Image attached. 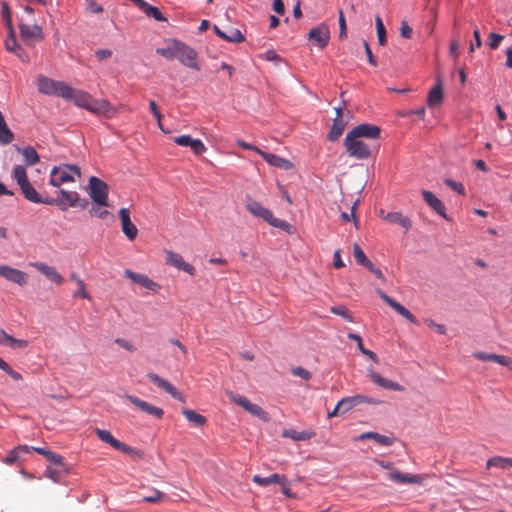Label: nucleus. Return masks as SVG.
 <instances>
[{
  "mask_svg": "<svg viewBox=\"0 0 512 512\" xmlns=\"http://www.w3.org/2000/svg\"><path fill=\"white\" fill-rule=\"evenodd\" d=\"M381 129L373 124L363 123L352 128L344 139L346 152L357 160H366L378 149Z\"/></svg>",
  "mask_w": 512,
  "mask_h": 512,
  "instance_id": "nucleus-1",
  "label": "nucleus"
},
{
  "mask_svg": "<svg viewBox=\"0 0 512 512\" xmlns=\"http://www.w3.org/2000/svg\"><path fill=\"white\" fill-rule=\"evenodd\" d=\"M12 178L17 182L19 185L21 192L25 199L32 203H42V204H49V205H56L59 207L62 211L66 210V204L63 201H58V198H50V197H42L39 195V193L36 191V189L32 186L30 183L26 169L22 165H17L14 167L12 171Z\"/></svg>",
  "mask_w": 512,
  "mask_h": 512,
  "instance_id": "nucleus-2",
  "label": "nucleus"
},
{
  "mask_svg": "<svg viewBox=\"0 0 512 512\" xmlns=\"http://www.w3.org/2000/svg\"><path fill=\"white\" fill-rule=\"evenodd\" d=\"M65 100H71L78 107L84 108L92 113H103L107 111L108 102L106 100L93 99L85 91L74 89L70 86V91L63 97Z\"/></svg>",
  "mask_w": 512,
  "mask_h": 512,
  "instance_id": "nucleus-3",
  "label": "nucleus"
},
{
  "mask_svg": "<svg viewBox=\"0 0 512 512\" xmlns=\"http://www.w3.org/2000/svg\"><path fill=\"white\" fill-rule=\"evenodd\" d=\"M245 207L252 215L262 218L273 227L282 230H288L290 228V224L287 221L275 218L269 209L263 207L259 202L250 197H247Z\"/></svg>",
  "mask_w": 512,
  "mask_h": 512,
  "instance_id": "nucleus-4",
  "label": "nucleus"
},
{
  "mask_svg": "<svg viewBox=\"0 0 512 512\" xmlns=\"http://www.w3.org/2000/svg\"><path fill=\"white\" fill-rule=\"evenodd\" d=\"M75 176H81L80 168L77 165L61 164L54 166L50 172L49 184L59 188L64 183L75 182Z\"/></svg>",
  "mask_w": 512,
  "mask_h": 512,
  "instance_id": "nucleus-5",
  "label": "nucleus"
},
{
  "mask_svg": "<svg viewBox=\"0 0 512 512\" xmlns=\"http://www.w3.org/2000/svg\"><path fill=\"white\" fill-rule=\"evenodd\" d=\"M37 88L42 94L64 97L70 91V86L64 82L56 81L46 76H38Z\"/></svg>",
  "mask_w": 512,
  "mask_h": 512,
  "instance_id": "nucleus-6",
  "label": "nucleus"
},
{
  "mask_svg": "<svg viewBox=\"0 0 512 512\" xmlns=\"http://www.w3.org/2000/svg\"><path fill=\"white\" fill-rule=\"evenodd\" d=\"M380 467L386 470H390L387 473V478L391 481L400 484H422L423 478L420 475L405 474L399 470L394 469V464L389 461H377Z\"/></svg>",
  "mask_w": 512,
  "mask_h": 512,
  "instance_id": "nucleus-7",
  "label": "nucleus"
},
{
  "mask_svg": "<svg viewBox=\"0 0 512 512\" xmlns=\"http://www.w3.org/2000/svg\"><path fill=\"white\" fill-rule=\"evenodd\" d=\"M108 185L101 179L92 176L89 179V196L95 204L108 206Z\"/></svg>",
  "mask_w": 512,
  "mask_h": 512,
  "instance_id": "nucleus-8",
  "label": "nucleus"
},
{
  "mask_svg": "<svg viewBox=\"0 0 512 512\" xmlns=\"http://www.w3.org/2000/svg\"><path fill=\"white\" fill-rule=\"evenodd\" d=\"M227 395L231 399V401L241 406L245 411H247L251 415L258 417L263 421L269 420L268 413L264 411L259 405L250 402L246 397L233 392H228Z\"/></svg>",
  "mask_w": 512,
  "mask_h": 512,
  "instance_id": "nucleus-9",
  "label": "nucleus"
},
{
  "mask_svg": "<svg viewBox=\"0 0 512 512\" xmlns=\"http://www.w3.org/2000/svg\"><path fill=\"white\" fill-rule=\"evenodd\" d=\"M19 29L21 39L29 46L35 45L44 38L42 28L35 23L26 24L21 22L19 24Z\"/></svg>",
  "mask_w": 512,
  "mask_h": 512,
  "instance_id": "nucleus-10",
  "label": "nucleus"
},
{
  "mask_svg": "<svg viewBox=\"0 0 512 512\" xmlns=\"http://www.w3.org/2000/svg\"><path fill=\"white\" fill-rule=\"evenodd\" d=\"M176 52V59H178L181 64L197 71L200 70L198 54L193 48L180 41Z\"/></svg>",
  "mask_w": 512,
  "mask_h": 512,
  "instance_id": "nucleus-11",
  "label": "nucleus"
},
{
  "mask_svg": "<svg viewBox=\"0 0 512 512\" xmlns=\"http://www.w3.org/2000/svg\"><path fill=\"white\" fill-rule=\"evenodd\" d=\"M377 294L379 297L393 310H395L399 315L410 321L411 323L418 325L419 321L416 319V317L403 305H401L399 302L388 296L386 293H384L381 290H377Z\"/></svg>",
  "mask_w": 512,
  "mask_h": 512,
  "instance_id": "nucleus-12",
  "label": "nucleus"
},
{
  "mask_svg": "<svg viewBox=\"0 0 512 512\" xmlns=\"http://www.w3.org/2000/svg\"><path fill=\"white\" fill-rule=\"evenodd\" d=\"M166 263L170 266L177 268L178 270L184 271L191 276L196 274V269L189 263H187L183 257L176 252L171 250H165Z\"/></svg>",
  "mask_w": 512,
  "mask_h": 512,
  "instance_id": "nucleus-13",
  "label": "nucleus"
},
{
  "mask_svg": "<svg viewBox=\"0 0 512 512\" xmlns=\"http://www.w3.org/2000/svg\"><path fill=\"white\" fill-rule=\"evenodd\" d=\"M125 398L142 412L151 415L157 419H161L164 415V410L162 408L156 407L136 396L126 395Z\"/></svg>",
  "mask_w": 512,
  "mask_h": 512,
  "instance_id": "nucleus-14",
  "label": "nucleus"
},
{
  "mask_svg": "<svg viewBox=\"0 0 512 512\" xmlns=\"http://www.w3.org/2000/svg\"><path fill=\"white\" fill-rule=\"evenodd\" d=\"M95 433L101 441L108 443L114 449H116L118 451H121L124 453H133L134 452V449L131 446L114 438L113 435L111 434V432L108 430L96 428Z\"/></svg>",
  "mask_w": 512,
  "mask_h": 512,
  "instance_id": "nucleus-15",
  "label": "nucleus"
},
{
  "mask_svg": "<svg viewBox=\"0 0 512 512\" xmlns=\"http://www.w3.org/2000/svg\"><path fill=\"white\" fill-rule=\"evenodd\" d=\"M0 276L20 286L26 285L28 281V275L25 272L8 265L0 266Z\"/></svg>",
  "mask_w": 512,
  "mask_h": 512,
  "instance_id": "nucleus-16",
  "label": "nucleus"
},
{
  "mask_svg": "<svg viewBox=\"0 0 512 512\" xmlns=\"http://www.w3.org/2000/svg\"><path fill=\"white\" fill-rule=\"evenodd\" d=\"M29 265L37 269L51 282L57 285H62L64 283L63 276L54 267L49 266L44 262H31Z\"/></svg>",
  "mask_w": 512,
  "mask_h": 512,
  "instance_id": "nucleus-17",
  "label": "nucleus"
},
{
  "mask_svg": "<svg viewBox=\"0 0 512 512\" xmlns=\"http://www.w3.org/2000/svg\"><path fill=\"white\" fill-rule=\"evenodd\" d=\"M119 217L121 220L122 232L129 240H134L137 237L138 229L132 223L130 219V211L128 208H121L119 211Z\"/></svg>",
  "mask_w": 512,
  "mask_h": 512,
  "instance_id": "nucleus-18",
  "label": "nucleus"
},
{
  "mask_svg": "<svg viewBox=\"0 0 512 512\" xmlns=\"http://www.w3.org/2000/svg\"><path fill=\"white\" fill-rule=\"evenodd\" d=\"M147 378L157 385L159 388L166 391L168 394H170L174 399L184 401L183 396L180 392L177 391V389L167 380L164 378L158 376L156 373L149 372L147 373Z\"/></svg>",
  "mask_w": 512,
  "mask_h": 512,
  "instance_id": "nucleus-19",
  "label": "nucleus"
},
{
  "mask_svg": "<svg viewBox=\"0 0 512 512\" xmlns=\"http://www.w3.org/2000/svg\"><path fill=\"white\" fill-rule=\"evenodd\" d=\"M124 275L129 278L132 282L152 291H158L160 288V285L150 278H148L146 275L141 273L133 272L129 269H126L124 271Z\"/></svg>",
  "mask_w": 512,
  "mask_h": 512,
  "instance_id": "nucleus-20",
  "label": "nucleus"
},
{
  "mask_svg": "<svg viewBox=\"0 0 512 512\" xmlns=\"http://www.w3.org/2000/svg\"><path fill=\"white\" fill-rule=\"evenodd\" d=\"M309 39L316 42L319 48H324L330 39V32L326 25L314 27L309 32Z\"/></svg>",
  "mask_w": 512,
  "mask_h": 512,
  "instance_id": "nucleus-21",
  "label": "nucleus"
},
{
  "mask_svg": "<svg viewBox=\"0 0 512 512\" xmlns=\"http://www.w3.org/2000/svg\"><path fill=\"white\" fill-rule=\"evenodd\" d=\"M368 375H369L370 379L375 384H377L378 386H380L382 388L389 389V390H394V391H400V392L404 391V387L403 386H401L397 382H394L392 380H389V379H386V378L382 377L377 372H375L373 369H369L368 370Z\"/></svg>",
  "mask_w": 512,
  "mask_h": 512,
  "instance_id": "nucleus-22",
  "label": "nucleus"
},
{
  "mask_svg": "<svg viewBox=\"0 0 512 512\" xmlns=\"http://www.w3.org/2000/svg\"><path fill=\"white\" fill-rule=\"evenodd\" d=\"M422 196L424 201L441 217L447 219L446 209L443 202L437 198L431 191L423 190Z\"/></svg>",
  "mask_w": 512,
  "mask_h": 512,
  "instance_id": "nucleus-23",
  "label": "nucleus"
},
{
  "mask_svg": "<svg viewBox=\"0 0 512 512\" xmlns=\"http://www.w3.org/2000/svg\"><path fill=\"white\" fill-rule=\"evenodd\" d=\"M335 110H336V117L333 120L332 127L328 134V139L332 142L339 139V137L342 135V133L345 129V126H346L345 121L342 119V109L336 108Z\"/></svg>",
  "mask_w": 512,
  "mask_h": 512,
  "instance_id": "nucleus-24",
  "label": "nucleus"
},
{
  "mask_svg": "<svg viewBox=\"0 0 512 512\" xmlns=\"http://www.w3.org/2000/svg\"><path fill=\"white\" fill-rule=\"evenodd\" d=\"M0 345H4L12 349H24L28 347L29 342L25 339H16L0 328Z\"/></svg>",
  "mask_w": 512,
  "mask_h": 512,
  "instance_id": "nucleus-25",
  "label": "nucleus"
},
{
  "mask_svg": "<svg viewBox=\"0 0 512 512\" xmlns=\"http://www.w3.org/2000/svg\"><path fill=\"white\" fill-rule=\"evenodd\" d=\"M381 215L385 221L392 224H397L403 227L406 231H408L412 226L411 220L401 212H390L386 215H383V211H381Z\"/></svg>",
  "mask_w": 512,
  "mask_h": 512,
  "instance_id": "nucleus-26",
  "label": "nucleus"
},
{
  "mask_svg": "<svg viewBox=\"0 0 512 512\" xmlns=\"http://www.w3.org/2000/svg\"><path fill=\"white\" fill-rule=\"evenodd\" d=\"M214 32L220 38H222L228 42H231V43H240V42L244 41L243 34L240 32V30H238L236 28H230L228 32H224L218 26L215 25Z\"/></svg>",
  "mask_w": 512,
  "mask_h": 512,
  "instance_id": "nucleus-27",
  "label": "nucleus"
},
{
  "mask_svg": "<svg viewBox=\"0 0 512 512\" xmlns=\"http://www.w3.org/2000/svg\"><path fill=\"white\" fill-rule=\"evenodd\" d=\"M474 357L482 361H493L502 366H510L512 359L508 356L493 353L477 352Z\"/></svg>",
  "mask_w": 512,
  "mask_h": 512,
  "instance_id": "nucleus-28",
  "label": "nucleus"
},
{
  "mask_svg": "<svg viewBox=\"0 0 512 512\" xmlns=\"http://www.w3.org/2000/svg\"><path fill=\"white\" fill-rule=\"evenodd\" d=\"M61 198L58 201H63L66 204V209L68 207H76L79 205L80 196L76 191H67L64 189L60 190ZM87 201H84L83 204H80L83 208L86 207Z\"/></svg>",
  "mask_w": 512,
  "mask_h": 512,
  "instance_id": "nucleus-29",
  "label": "nucleus"
},
{
  "mask_svg": "<svg viewBox=\"0 0 512 512\" xmlns=\"http://www.w3.org/2000/svg\"><path fill=\"white\" fill-rule=\"evenodd\" d=\"M442 100H443L442 80L440 78H438L435 86L429 91L428 98H427V104L429 107H434L436 105L441 104Z\"/></svg>",
  "mask_w": 512,
  "mask_h": 512,
  "instance_id": "nucleus-30",
  "label": "nucleus"
},
{
  "mask_svg": "<svg viewBox=\"0 0 512 512\" xmlns=\"http://www.w3.org/2000/svg\"><path fill=\"white\" fill-rule=\"evenodd\" d=\"M263 159L269 163L270 165L272 166H275V167H278V168H282V169H285V170H288V169H291L292 168V163L285 159V158H282L278 155H275V154H271V153H266V152H261L260 154Z\"/></svg>",
  "mask_w": 512,
  "mask_h": 512,
  "instance_id": "nucleus-31",
  "label": "nucleus"
},
{
  "mask_svg": "<svg viewBox=\"0 0 512 512\" xmlns=\"http://www.w3.org/2000/svg\"><path fill=\"white\" fill-rule=\"evenodd\" d=\"M179 42L180 41L174 40V39L169 40L165 47L157 48L156 53L163 56L164 58H166L168 60L176 59V57H177L176 50H178Z\"/></svg>",
  "mask_w": 512,
  "mask_h": 512,
  "instance_id": "nucleus-32",
  "label": "nucleus"
},
{
  "mask_svg": "<svg viewBox=\"0 0 512 512\" xmlns=\"http://www.w3.org/2000/svg\"><path fill=\"white\" fill-rule=\"evenodd\" d=\"M253 481L261 486H268L274 483L284 486L286 482V477L284 475H279L277 473L271 474L268 477H261L259 475H255L253 477Z\"/></svg>",
  "mask_w": 512,
  "mask_h": 512,
  "instance_id": "nucleus-33",
  "label": "nucleus"
},
{
  "mask_svg": "<svg viewBox=\"0 0 512 512\" xmlns=\"http://www.w3.org/2000/svg\"><path fill=\"white\" fill-rule=\"evenodd\" d=\"M31 451H36L37 453L43 455L49 462L56 466H63L64 458L61 455L50 451L46 447H31Z\"/></svg>",
  "mask_w": 512,
  "mask_h": 512,
  "instance_id": "nucleus-34",
  "label": "nucleus"
},
{
  "mask_svg": "<svg viewBox=\"0 0 512 512\" xmlns=\"http://www.w3.org/2000/svg\"><path fill=\"white\" fill-rule=\"evenodd\" d=\"M13 140H14V134L8 127L2 112H0V144L8 145Z\"/></svg>",
  "mask_w": 512,
  "mask_h": 512,
  "instance_id": "nucleus-35",
  "label": "nucleus"
},
{
  "mask_svg": "<svg viewBox=\"0 0 512 512\" xmlns=\"http://www.w3.org/2000/svg\"><path fill=\"white\" fill-rule=\"evenodd\" d=\"M315 433L309 431H296L294 429H285L282 432L284 438H290L294 441H306L311 439Z\"/></svg>",
  "mask_w": 512,
  "mask_h": 512,
  "instance_id": "nucleus-36",
  "label": "nucleus"
},
{
  "mask_svg": "<svg viewBox=\"0 0 512 512\" xmlns=\"http://www.w3.org/2000/svg\"><path fill=\"white\" fill-rule=\"evenodd\" d=\"M31 451V447L27 445H20L14 448L5 458L4 462L6 464H14L17 462L24 454L29 453Z\"/></svg>",
  "mask_w": 512,
  "mask_h": 512,
  "instance_id": "nucleus-37",
  "label": "nucleus"
},
{
  "mask_svg": "<svg viewBox=\"0 0 512 512\" xmlns=\"http://www.w3.org/2000/svg\"><path fill=\"white\" fill-rule=\"evenodd\" d=\"M486 466L488 469L491 467H497L506 470L512 467V458L495 456L487 461Z\"/></svg>",
  "mask_w": 512,
  "mask_h": 512,
  "instance_id": "nucleus-38",
  "label": "nucleus"
},
{
  "mask_svg": "<svg viewBox=\"0 0 512 512\" xmlns=\"http://www.w3.org/2000/svg\"><path fill=\"white\" fill-rule=\"evenodd\" d=\"M20 152L24 158L26 165H28V166L35 165L40 160V157H39L37 151L35 150V148H33L31 146H27V147L20 149Z\"/></svg>",
  "mask_w": 512,
  "mask_h": 512,
  "instance_id": "nucleus-39",
  "label": "nucleus"
},
{
  "mask_svg": "<svg viewBox=\"0 0 512 512\" xmlns=\"http://www.w3.org/2000/svg\"><path fill=\"white\" fill-rule=\"evenodd\" d=\"M70 279L76 283V286H78V290L73 294V297L89 299L90 295L86 290V284L84 281L76 273H72L70 275Z\"/></svg>",
  "mask_w": 512,
  "mask_h": 512,
  "instance_id": "nucleus-40",
  "label": "nucleus"
},
{
  "mask_svg": "<svg viewBox=\"0 0 512 512\" xmlns=\"http://www.w3.org/2000/svg\"><path fill=\"white\" fill-rule=\"evenodd\" d=\"M182 414L185 416V418L191 422L192 424H194L195 426H198V427H201V426H204L207 422L206 418L200 414H198L197 412H195L194 410H191V409H183L182 410Z\"/></svg>",
  "mask_w": 512,
  "mask_h": 512,
  "instance_id": "nucleus-41",
  "label": "nucleus"
},
{
  "mask_svg": "<svg viewBox=\"0 0 512 512\" xmlns=\"http://www.w3.org/2000/svg\"><path fill=\"white\" fill-rule=\"evenodd\" d=\"M141 11L147 17L154 18L157 21H166L167 20L157 7L152 6V5L148 4L147 2L142 7Z\"/></svg>",
  "mask_w": 512,
  "mask_h": 512,
  "instance_id": "nucleus-42",
  "label": "nucleus"
},
{
  "mask_svg": "<svg viewBox=\"0 0 512 512\" xmlns=\"http://www.w3.org/2000/svg\"><path fill=\"white\" fill-rule=\"evenodd\" d=\"M348 338L357 342L358 349L361 351L362 354L368 356L370 359L377 362L376 354L373 351L368 350L363 346L362 338L358 334L349 333Z\"/></svg>",
  "mask_w": 512,
  "mask_h": 512,
  "instance_id": "nucleus-43",
  "label": "nucleus"
},
{
  "mask_svg": "<svg viewBox=\"0 0 512 512\" xmlns=\"http://www.w3.org/2000/svg\"><path fill=\"white\" fill-rule=\"evenodd\" d=\"M8 30H9V35L5 41L6 49L10 52L22 51V48L17 43L14 28L11 27V28H8Z\"/></svg>",
  "mask_w": 512,
  "mask_h": 512,
  "instance_id": "nucleus-44",
  "label": "nucleus"
},
{
  "mask_svg": "<svg viewBox=\"0 0 512 512\" xmlns=\"http://www.w3.org/2000/svg\"><path fill=\"white\" fill-rule=\"evenodd\" d=\"M353 255L359 265L367 267L371 263L357 243H354L353 245Z\"/></svg>",
  "mask_w": 512,
  "mask_h": 512,
  "instance_id": "nucleus-45",
  "label": "nucleus"
},
{
  "mask_svg": "<svg viewBox=\"0 0 512 512\" xmlns=\"http://www.w3.org/2000/svg\"><path fill=\"white\" fill-rule=\"evenodd\" d=\"M67 473V468L63 466H57V468L48 467L46 469V476L55 482H58L60 478Z\"/></svg>",
  "mask_w": 512,
  "mask_h": 512,
  "instance_id": "nucleus-46",
  "label": "nucleus"
},
{
  "mask_svg": "<svg viewBox=\"0 0 512 512\" xmlns=\"http://www.w3.org/2000/svg\"><path fill=\"white\" fill-rule=\"evenodd\" d=\"M375 23H376L378 42L381 46H385L387 43L386 29H385V26H384L383 21L380 16H376Z\"/></svg>",
  "mask_w": 512,
  "mask_h": 512,
  "instance_id": "nucleus-47",
  "label": "nucleus"
},
{
  "mask_svg": "<svg viewBox=\"0 0 512 512\" xmlns=\"http://www.w3.org/2000/svg\"><path fill=\"white\" fill-rule=\"evenodd\" d=\"M0 369L5 371L12 379L19 381L22 380V376L20 373L14 371L8 363H6L1 357H0Z\"/></svg>",
  "mask_w": 512,
  "mask_h": 512,
  "instance_id": "nucleus-48",
  "label": "nucleus"
},
{
  "mask_svg": "<svg viewBox=\"0 0 512 512\" xmlns=\"http://www.w3.org/2000/svg\"><path fill=\"white\" fill-rule=\"evenodd\" d=\"M189 147L196 155H201L207 150L206 146L200 139H192Z\"/></svg>",
  "mask_w": 512,
  "mask_h": 512,
  "instance_id": "nucleus-49",
  "label": "nucleus"
},
{
  "mask_svg": "<svg viewBox=\"0 0 512 512\" xmlns=\"http://www.w3.org/2000/svg\"><path fill=\"white\" fill-rule=\"evenodd\" d=\"M101 205H93L89 210V213L93 217H97L99 219H105L109 215V211L102 209Z\"/></svg>",
  "mask_w": 512,
  "mask_h": 512,
  "instance_id": "nucleus-50",
  "label": "nucleus"
},
{
  "mask_svg": "<svg viewBox=\"0 0 512 512\" xmlns=\"http://www.w3.org/2000/svg\"><path fill=\"white\" fill-rule=\"evenodd\" d=\"M331 312L335 315L343 317L345 320H348L349 322L353 321L350 312L344 306H333L331 308Z\"/></svg>",
  "mask_w": 512,
  "mask_h": 512,
  "instance_id": "nucleus-51",
  "label": "nucleus"
},
{
  "mask_svg": "<svg viewBox=\"0 0 512 512\" xmlns=\"http://www.w3.org/2000/svg\"><path fill=\"white\" fill-rule=\"evenodd\" d=\"M445 184L451 188L453 191L457 192L460 195L465 194V188L462 183L456 182L450 178H447L444 180Z\"/></svg>",
  "mask_w": 512,
  "mask_h": 512,
  "instance_id": "nucleus-52",
  "label": "nucleus"
},
{
  "mask_svg": "<svg viewBox=\"0 0 512 512\" xmlns=\"http://www.w3.org/2000/svg\"><path fill=\"white\" fill-rule=\"evenodd\" d=\"M351 399L353 400L355 406H358L363 403H368V404H373V405H376L379 403L378 400L364 396V395L351 396Z\"/></svg>",
  "mask_w": 512,
  "mask_h": 512,
  "instance_id": "nucleus-53",
  "label": "nucleus"
},
{
  "mask_svg": "<svg viewBox=\"0 0 512 512\" xmlns=\"http://www.w3.org/2000/svg\"><path fill=\"white\" fill-rule=\"evenodd\" d=\"M504 36L496 33H490L489 34V41L488 45L491 49L495 50L499 47L501 41L503 40Z\"/></svg>",
  "mask_w": 512,
  "mask_h": 512,
  "instance_id": "nucleus-54",
  "label": "nucleus"
},
{
  "mask_svg": "<svg viewBox=\"0 0 512 512\" xmlns=\"http://www.w3.org/2000/svg\"><path fill=\"white\" fill-rule=\"evenodd\" d=\"M338 406L342 407V413H346L355 407V404L351 397H345L338 402Z\"/></svg>",
  "mask_w": 512,
  "mask_h": 512,
  "instance_id": "nucleus-55",
  "label": "nucleus"
},
{
  "mask_svg": "<svg viewBox=\"0 0 512 512\" xmlns=\"http://www.w3.org/2000/svg\"><path fill=\"white\" fill-rule=\"evenodd\" d=\"M291 373L294 375V376H297V377H300L304 380H309L311 378V373L306 370L305 368L303 367H295L291 370Z\"/></svg>",
  "mask_w": 512,
  "mask_h": 512,
  "instance_id": "nucleus-56",
  "label": "nucleus"
},
{
  "mask_svg": "<svg viewBox=\"0 0 512 512\" xmlns=\"http://www.w3.org/2000/svg\"><path fill=\"white\" fill-rule=\"evenodd\" d=\"M1 13H2V17L4 18V20L6 22L7 28L13 27L12 26V19H11V12H10L8 4H6V3L2 4Z\"/></svg>",
  "mask_w": 512,
  "mask_h": 512,
  "instance_id": "nucleus-57",
  "label": "nucleus"
},
{
  "mask_svg": "<svg viewBox=\"0 0 512 512\" xmlns=\"http://www.w3.org/2000/svg\"><path fill=\"white\" fill-rule=\"evenodd\" d=\"M425 324L430 327V328H434L437 333L441 334V335H444L446 334V327L442 324H437L435 323L432 319H425Z\"/></svg>",
  "mask_w": 512,
  "mask_h": 512,
  "instance_id": "nucleus-58",
  "label": "nucleus"
},
{
  "mask_svg": "<svg viewBox=\"0 0 512 512\" xmlns=\"http://www.w3.org/2000/svg\"><path fill=\"white\" fill-rule=\"evenodd\" d=\"M149 107H150V110L152 112V114L154 115V117L157 119L158 121V125L160 127V129L163 130L162 128V124H161V118H162V114L160 113L159 109H158V106L156 104V102L154 100H151L149 102Z\"/></svg>",
  "mask_w": 512,
  "mask_h": 512,
  "instance_id": "nucleus-59",
  "label": "nucleus"
},
{
  "mask_svg": "<svg viewBox=\"0 0 512 512\" xmlns=\"http://www.w3.org/2000/svg\"><path fill=\"white\" fill-rule=\"evenodd\" d=\"M400 35L405 39H409L412 36V28L409 26L408 22L405 20L401 22Z\"/></svg>",
  "mask_w": 512,
  "mask_h": 512,
  "instance_id": "nucleus-60",
  "label": "nucleus"
},
{
  "mask_svg": "<svg viewBox=\"0 0 512 512\" xmlns=\"http://www.w3.org/2000/svg\"><path fill=\"white\" fill-rule=\"evenodd\" d=\"M374 441L383 446H391L394 442L392 438L385 435H381L379 433L376 434Z\"/></svg>",
  "mask_w": 512,
  "mask_h": 512,
  "instance_id": "nucleus-61",
  "label": "nucleus"
},
{
  "mask_svg": "<svg viewBox=\"0 0 512 512\" xmlns=\"http://www.w3.org/2000/svg\"><path fill=\"white\" fill-rule=\"evenodd\" d=\"M193 138L189 135H181L174 137V142L179 146H189Z\"/></svg>",
  "mask_w": 512,
  "mask_h": 512,
  "instance_id": "nucleus-62",
  "label": "nucleus"
},
{
  "mask_svg": "<svg viewBox=\"0 0 512 512\" xmlns=\"http://www.w3.org/2000/svg\"><path fill=\"white\" fill-rule=\"evenodd\" d=\"M162 496H163V494L160 491L155 490L152 493V495L144 497L143 500L145 502L155 503V502L160 501Z\"/></svg>",
  "mask_w": 512,
  "mask_h": 512,
  "instance_id": "nucleus-63",
  "label": "nucleus"
},
{
  "mask_svg": "<svg viewBox=\"0 0 512 512\" xmlns=\"http://www.w3.org/2000/svg\"><path fill=\"white\" fill-rule=\"evenodd\" d=\"M95 55L99 61H103L105 59L110 58L112 55V52H111V50H108V49H99L96 51Z\"/></svg>",
  "mask_w": 512,
  "mask_h": 512,
  "instance_id": "nucleus-64",
  "label": "nucleus"
}]
</instances>
